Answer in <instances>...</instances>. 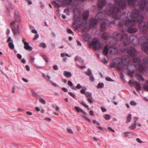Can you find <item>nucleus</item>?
I'll list each match as a JSON object with an SVG mask.
<instances>
[{
	"label": "nucleus",
	"instance_id": "nucleus-3",
	"mask_svg": "<svg viewBox=\"0 0 148 148\" xmlns=\"http://www.w3.org/2000/svg\"><path fill=\"white\" fill-rule=\"evenodd\" d=\"M116 5L117 6L116 8H113V5H111L110 9L106 10V12L108 14L112 15L114 18L116 17L115 16L119 14L120 13L119 8L122 9H124L126 8V3L122 0H117L116 2Z\"/></svg>",
	"mask_w": 148,
	"mask_h": 148
},
{
	"label": "nucleus",
	"instance_id": "nucleus-9",
	"mask_svg": "<svg viewBox=\"0 0 148 148\" xmlns=\"http://www.w3.org/2000/svg\"><path fill=\"white\" fill-rule=\"evenodd\" d=\"M128 71L132 73H133L135 70L136 69V66L135 65L130 64L127 65V66Z\"/></svg>",
	"mask_w": 148,
	"mask_h": 148
},
{
	"label": "nucleus",
	"instance_id": "nucleus-34",
	"mask_svg": "<svg viewBox=\"0 0 148 148\" xmlns=\"http://www.w3.org/2000/svg\"><path fill=\"white\" fill-rule=\"evenodd\" d=\"M85 94L87 98L92 96V93L90 92H87Z\"/></svg>",
	"mask_w": 148,
	"mask_h": 148
},
{
	"label": "nucleus",
	"instance_id": "nucleus-13",
	"mask_svg": "<svg viewBox=\"0 0 148 148\" xmlns=\"http://www.w3.org/2000/svg\"><path fill=\"white\" fill-rule=\"evenodd\" d=\"M63 75L65 77L69 78L71 77L72 75L70 72L66 71H64Z\"/></svg>",
	"mask_w": 148,
	"mask_h": 148
},
{
	"label": "nucleus",
	"instance_id": "nucleus-2",
	"mask_svg": "<svg viewBox=\"0 0 148 148\" xmlns=\"http://www.w3.org/2000/svg\"><path fill=\"white\" fill-rule=\"evenodd\" d=\"M127 17V18L125 21V24L127 27L134 26L136 23L138 22L139 26L142 30L148 29V22L146 23L143 21V17L136 10H133L131 15L130 13L128 14Z\"/></svg>",
	"mask_w": 148,
	"mask_h": 148
},
{
	"label": "nucleus",
	"instance_id": "nucleus-19",
	"mask_svg": "<svg viewBox=\"0 0 148 148\" xmlns=\"http://www.w3.org/2000/svg\"><path fill=\"white\" fill-rule=\"evenodd\" d=\"M136 77L137 79L140 81L143 82L145 81V79L143 77L139 74H137L136 75Z\"/></svg>",
	"mask_w": 148,
	"mask_h": 148
},
{
	"label": "nucleus",
	"instance_id": "nucleus-58",
	"mask_svg": "<svg viewBox=\"0 0 148 148\" xmlns=\"http://www.w3.org/2000/svg\"><path fill=\"white\" fill-rule=\"evenodd\" d=\"M68 32L70 34H73L72 31L70 29H68Z\"/></svg>",
	"mask_w": 148,
	"mask_h": 148
},
{
	"label": "nucleus",
	"instance_id": "nucleus-53",
	"mask_svg": "<svg viewBox=\"0 0 148 148\" xmlns=\"http://www.w3.org/2000/svg\"><path fill=\"white\" fill-rule=\"evenodd\" d=\"M130 132H125L124 134H125V137H127L128 136V134H130Z\"/></svg>",
	"mask_w": 148,
	"mask_h": 148
},
{
	"label": "nucleus",
	"instance_id": "nucleus-54",
	"mask_svg": "<svg viewBox=\"0 0 148 148\" xmlns=\"http://www.w3.org/2000/svg\"><path fill=\"white\" fill-rule=\"evenodd\" d=\"M136 140L139 143H142V141L139 138H136Z\"/></svg>",
	"mask_w": 148,
	"mask_h": 148
},
{
	"label": "nucleus",
	"instance_id": "nucleus-7",
	"mask_svg": "<svg viewBox=\"0 0 148 148\" xmlns=\"http://www.w3.org/2000/svg\"><path fill=\"white\" fill-rule=\"evenodd\" d=\"M91 44L95 45L93 47V49L95 50L102 49L103 47L102 42L99 41L97 38H95L92 40Z\"/></svg>",
	"mask_w": 148,
	"mask_h": 148
},
{
	"label": "nucleus",
	"instance_id": "nucleus-18",
	"mask_svg": "<svg viewBox=\"0 0 148 148\" xmlns=\"http://www.w3.org/2000/svg\"><path fill=\"white\" fill-rule=\"evenodd\" d=\"M127 2L130 6L133 5L135 3L134 0H125Z\"/></svg>",
	"mask_w": 148,
	"mask_h": 148
},
{
	"label": "nucleus",
	"instance_id": "nucleus-60",
	"mask_svg": "<svg viewBox=\"0 0 148 148\" xmlns=\"http://www.w3.org/2000/svg\"><path fill=\"white\" fill-rule=\"evenodd\" d=\"M22 79L25 82H28V80L25 78H22Z\"/></svg>",
	"mask_w": 148,
	"mask_h": 148
},
{
	"label": "nucleus",
	"instance_id": "nucleus-23",
	"mask_svg": "<svg viewBox=\"0 0 148 148\" xmlns=\"http://www.w3.org/2000/svg\"><path fill=\"white\" fill-rule=\"evenodd\" d=\"M82 87L81 85L79 84H78L76 86L73 87V89L75 90H76L77 89H80Z\"/></svg>",
	"mask_w": 148,
	"mask_h": 148
},
{
	"label": "nucleus",
	"instance_id": "nucleus-43",
	"mask_svg": "<svg viewBox=\"0 0 148 148\" xmlns=\"http://www.w3.org/2000/svg\"><path fill=\"white\" fill-rule=\"evenodd\" d=\"M85 115H84L83 116V117L85 119H86L88 121H89V122H90V119H89V118H88V117L87 116H86V115H85Z\"/></svg>",
	"mask_w": 148,
	"mask_h": 148
},
{
	"label": "nucleus",
	"instance_id": "nucleus-27",
	"mask_svg": "<svg viewBox=\"0 0 148 148\" xmlns=\"http://www.w3.org/2000/svg\"><path fill=\"white\" fill-rule=\"evenodd\" d=\"M87 100L91 103H93V98L92 96L87 98Z\"/></svg>",
	"mask_w": 148,
	"mask_h": 148
},
{
	"label": "nucleus",
	"instance_id": "nucleus-59",
	"mask_svg": "<svg viewBox=\"0 0 148 148\" xmlns=\"http://www.w3.org/2000/svg\"><path fill=\"white\" fill-rule=\"evenodd\" d=\"M144 88L147 91H148V86L146 85H145L144 86Z\"/></svg>",
	"mask_w": 148,
	"mask_h": 148
},
{
	"label": "nucleus",
	"instance_id": "nucleus-14",
	"mask_svg": "<svg viewBox=\"0 0 148 148\" xmlns=\"http://www.w3.org/2000/svg\"><path fill=\"white\" fill-rule=\"evenodd\" d=\"M137 31V29L135 28H129L127 29L128 32L130 33H134Z\"/></svg>",
	"mask_w": 148,
	"mask_h": 148
},
{
	"label": "nucleus",
	"instance_id": "nucleus-22",
	"mask_svg": "<svg viewBox=\"0 0 148 148\" xmlns=\"http://www.w3.org/2000/svg\"><path fill=\"white\" fill-rule=\"evenodd\" d=\"M87 88L84 86H82V89L80 90V92L82 94H85L86 92V91L87 90Z\"/></svg>",
	"mask_w": 148,
	"mask_h": 148
},
{
	"label": "nucleus",
	"instance_id": "nucleus-61",
	"mask_svg": "<svg viewBox=\"0 0 148 148\" xmlns=\"http://www.w3.org/2000/svg\"><path fill=\"white\" fill-rule=\"evenodd\" d=\"M80 57L78 56H76V57L75 58V60L78 61L79 60V59H80Z\"/></svg>",
	"mask_w": 148,
	"mask_h": 148
},
{
	"label": "nucleus",
	"instance_id": "nucleus-6",
	"mask_svg": "<svg viewBox=\"0 0 148 148\" xmlns=\"http://www.w3.org/2000/svg\"><path fill=\"white\" fill-rule=\"evenodd\" d=\"M118 51V49L114 46H112L111 47H109L108 45H107L104 47L103 51V54L106 56L109 51L111 54L113 55L116 53Z\"/></svg>",
	"mask_w": 148,
	"mask_h": 148
},
{
	"label": "nucleus",
	"instance_id": "nucleus-32",
	"mask_svg": "<svg viewBox=\"0 0 148 148\" xmlns=\"http://www.w3.org/2000/svg\"><path fill=\"white\" fill-rule=\"evenodd\" d=\"M8 45L10 48L13 49L14 48V45L13 43V42L8 43Z\"/></svg>",
	"mask_w": 148,
	"mask_h": 148
},
{
	"label": "nucleus",
	"instance_id": "nucleus-21",
	"mask_svg": "<svg viewBox=\"0 0 148 148\" xmlns=\"http://www.w3.org/2000/svg\"><path fill=\"white\" fill-rule=\"evenodd\" d=\"M12 31L14 33L15 35L19 33V29L18 28L17 29H15L14 27L12 28Z\"/></svg>",
	"mask_w": 148,
	"mask_h": 148
},
{
	"label": "nucleus",
	"instance_id": "nucleus-26",
	"mask_svg": "<svg viewBox=\"0 0 148 148\" xmlns=\"http://www.w3.org/2000/svg\"><path fill=\"white\" fill-rule=\"evenodd\" d=\"M39 101L43 104H45L46 103L45 101L43 99L41 98L39 96L38 97Z\"/></svg>",
	"mask_w": 148,
	"mask_h": 148
},
{
	"label": "nucleus",
	"instance_id": "nucleus-10",
	"mask_svg": "<svg viewBox=\"0 0 148 148\" xmlns=\"http://www.w3.org/2000/svg\"><path fill=\"white\" fill-rule=\"evenodd\" d=\"M106 3L105 0H99L98 6L100 8H102Z\"/></svg>",
	"mask_w": 148,
	"mask_h": 148
},
{
	"label": "nucleus",
	"instance_id": "nucleus-49",
	"mask_svg": "<svg viewBox=\"0 0 148 148\" xmlns=\"http://www.w3.org/2000/svg\"><path fill=\"white\" fill-rule=\"evenodd\" d=\"M39 37V35L38 34H36L35 35L34 38L33 39V40H35L37 39Z\"/></svg>",
	"mask_w": 148,
	"mask_h": 148
},
{
	"label": "nucleus",
	"instance_id": "nucleus-1",
	"mask_svg": "<svg viewBox=\"0 0 148 148\" xmlns=\"http://www.w3.org/2000/svg\"><path fill=\"white\" fill-rule=\"evenodd\" d=\"M115 35L117 36L118 40H122L124 42L123 44H121L119 46V50L123 52H127L131 57L133 58V62L136 65L139 66V69L140 71L145 70L146 69L144 66L145 64L148 63V58H146L143 60V63H141V60L138 58L136 57L138 52L134 47H130L128 48H125V46L128 43L127 35L126 34H124L121 35L118 32L114 33Z\"/></svg>",
	"mask_w": 148,
	"mask_h": 148
},
{
	"label": "nucleus",
	"instance_id": "nucleus-31",
	"mask_svg": "<svg viewBox=\"0 0 148 148\" xmlns=\"http://www.w3.org/2000/svg\"><path fill=\"white\" fill-rule=\"evenodd\" d=\"M131 120V114H129L127 118V122L129 123L130 122Z\"/></svg>",
	"mask_w": 148,
	"mask_h": 148
},
{
	"label": "nucleus",
	"instance_id": "nucleus-12",
	"mask_svg": "<svg viewBox=\"0 0 148 148\" xmlns=\"http://www.w3.org/2000/svg\"><path fill=\"white\" fill-rule=\"evenodd\" d=\"M75 109L78 112H81L84 114L87 115V113L84 111L81 108L78 106H75L74 107Z\"/></svg>",
	"mask_w": 148,
	"mask_h": 148
},
{
	"label": "nucleus",
	"instance_id": "nucleus-55",
	"mask_svg": "<svg viewBox=\"0 0 148 148\" xmlns=\"http://www.w3.org/2000/svg\"><path fill=\"white\" fill-rule=\"evenodd\" d=\"M129 85H131V86H133L134 85L133 83L131 80H130L128 82Z\"/></svg>",
	"mask_w": 148,
	"mask_h": 148
},
{
	"label": "nucleus",
	"instance_id": "nucleus-15",
	"mask_svg": "<svg viewBox=\"0 0 148 148\" xmlns=\"http://www.w3.org/2000/svg\"><path fill=\"white\" fill-rule=\"evenodd\" d=\"M134 83L136 85L135 88L137 90H140L141 89V86L140 84L136 81L134 82Z\"/></svg>",
	"mask_w": 148,
	"mask_h": 148
},
{
	"label": "nucleus",
	"instance_id": "nucleus-63",
	"mask_svg": "<svg viewBox=\"0 0 148 148\" xmlns=\"http://www.w3.org/2000/svg\"><path fill=\"white\" fill-rule=\"evenodd\" d=\"M78 61L79 62H82V63H83L84 62V60L81 57L80 58V59Z\"/></svg>",
	"mask_w": 148,
	"mask_h": 148
},
{
	"label": "nucleus",
	"instance_id": "nucleus-47",
	"mask_svg": "<svg viewBox=\"0 0 148 148\" xmlns=\"http://www.w3.org/2000/svg\"><path fill=\"white\" fill-rule=\"evenodd\" d=\"M106 79L109 81H113V80H112L111 78L109 77H107L106 78Z\"/></svg>",
	"mask_w": 148,
	"mask_h": 148
},
{
	"label": "nucleus",
	"instance_id": "nucleus-17",
	"mask_svg": "<svg viewBox=\"0 0 148 148\" xmlns=\"http://www.w3.org/2000/svg\"><path fill=\"white\" fill-rule=\"evenodd\" d=\"M24 47L26 49L29 51H31L32 49V47L29 45V43L28 42H27V44H25Z\"/></svg>",
	"mask_w": 148,
	"mask_h": 148
},
{
	"label": "nucleus",
	"instance_id": "nucleus-45",
	"mask_svg": "<svg viewBox=\"0 0 148 148\" xmlns=\"http://www.w3.org/2000/svg\"><path fill=\"white\" fill-rule=\"evenodd\" d=\"M30 59L32 63H34V60L35 59V58L34 57H33L32 56H30Z\"/></svg>",
	"mask_w": 148,
	"mask_h": 148
},
{
	"label": "nucleus",
	"instance_id": "nucleus-28",
	"mask_svg": "<svg viewBox=\"0 0 148 148\" xmlns=\"http://www.w3.org/2000/svg\"><path fill=\"white\" fill-rule=\"evenodd\" d=\"M104 86V84L103 83L101 82L99 83L97 86V87L98 88H103Z\"/></svg>",
	"mask_w": 148,
	"mask_h": 148
},
{
	"label": "nucleus",
	"instance_id": "nucleus-56",
	"mask_svg": "<svg viewBox=\"0 0 148 148\" xmlns=\"http://www.w3.org/2000/svg\"><path fill=\"white\" fill-rule=\"evenodd\" d=\"M17 57L20 59H21L22 58L21 55L19 53H18L17 54Z\"/></svg>",
	"mask_w": 148,
	"mask_h": 148
},
{
	"label": "nucleus",
	"instance_id": "nucleus-11",
	"mask_svg": "<svg viewBox=\"0 0 148 148\" xmlns=\"http://www.w3.org/2000/svg\"><path fill=\"white\" fill-rule=\"evenodd\" d=\"M108 20L106 19H105L104 20V22L101 23V29L102 31H104L106 29L105 25L106 23L108 22Z\"/></svg>",
	"mask_w": 148,
	"mask_h": 148
},
{
	"label": "nucleus",
	"instance_id": "nucleus-64",
	"mask_svg": "<svg viewBox=\"0 0 148 148\" xmlns=\"http://www.w3.org/2000/svg\"><path fill=\"white\" fill-rule=\"evenodd\" d=\"M21 62L23 63H25L26 62V61L24 58H22L21 60Z\"/></svg>",
	"mask_w": 148,
	"mask_h": 148
},
{
	"label": "nucleus",
	"instance_id": "nucleus-42",
	"mask_svg": "<svg viewBox=\"0 0 148 148\" xmlns=\"http://www.w3.org/2000/svg\"><path fill=\"white\" fill-rule=\"evenodd\" d=\"M102 37L105 39H107V37L106 36V33H105L103 34H102Z\"/></svg>",
	"mask_w": 148,
	"mask_h": 148
},
{
	"label": "nucleus",
	"instance_id": "nucleus-20",
	"mask_svg": "<svg viewBox=\"0 0 148 148\" xmlns=\"http://www.w3.org/2000/svg\"><path fill=\"white\" fill-rule=\"evenodd\" d=\"M89 15V12L88 11H84L83 14V18L85 19L87 18Z\"/></svg>",
	"mask_w": 148,
	"mask_h": 148
},
{
	"label": "nucleus",
	"instance_id": "nucleus-30",
	"mask_svg": "<svg viewBox=\"0 0 148 148\" xmlns=\"http://www.w3.org/2000/svg\"><path fill=\"white\" fill-rule=\"evenodd\" d=\"M88 72H86V74L89 76H91L92 75V71L91 69L90 68L88 69Z\"/></svg>",
	"mask_w": 148,
	"mask_h": 148
},
{
	"label": "nucleus",
	"instance_id": "nucleus-62",
	"mask_svg": "<svg viewBox=\"0 0 148 148\" xmlns=\"http://www.w3.org/2000/svg\"><path fill=\"white\" fill-rule=\"evenodd\" d=\"M101 109L103 112H105L106 111V109L103 107L101 108Z\"/></svg>",
	"mask_w": 148,
	"mask_h": 148
},
{
	"label": "nucleus",
	"instance_id": "nucleus-57",
	"mask_svg": "<svg viewBox=\"0 0 148 148\" xmlns=\"http://www.w3.org/2000/svg\"><path fill=\"white\" fill-rule=\"evenodd\" d=\"M62 90L65 92H67L68 91V90L67 88L65 87H62Z\"/></svg>",
	"mask_w": 148,
	"mask_h": 148
},
{
	"label": "nucleus",
	"instance_id": "nucleus-52",
	"mask_svg": "<svg viewBox=\"0 0 148 148\" xmlns=\"http://www.w3.org/2000/svg\"><path fill=\"white\" fill-rule=\"evenodd\" d=\"M53 68L55 70H57L58 69V66L56 65H55L53 66Z\"/></svg>",
	"mask_w": 148,
	"mask_h": 148
},
{
	"label": "nucleus",
	"instance_id": "nucleus-16",
	"mask_svg": "<svg viewBox=\"0 0 148 148\" xmlns=\"http://www.w3.org/2000/svg\"><path fill=\"white\" fill-rule=\"evenodd\" d=\"M14 18L15 20L17 21H19L21 20V18L19 14L18 13H16V12H15Z\"/></svg>",
	"mask_w": 148,
	"mask_h": 148
},
{
	"label": "nucleus",
	"instance_id": "nucleus-35",
	"mask_svg": "<svg viewBox=\"0 0 148 148\" xmlns=\"http://www.w3.org/2000/svg\"><path fill=\"white\" fill-rule=\"evenodd\" d=\"M64 12L67 15H69V10L68 8L65 9L64 10Z\"/></svg>",
	"mask_w": 148,
	"mask_h": 148
},
{
	"label": "nucleus",
	"instance_id": "nucleus-46",
	"mask_svg": "<svg viewBox=\"0 0 148 148\" xmlns=\"http://www.w3.org/2000/svg\"><path fill=\"white\" fill-rule=\"evenodd\" d=\"M7 42L8 43H9V42H13V40L12 39V38L10 36H9L8 37L7 40Z\"/></svg>",
	"mask_w": 148,
	"mask_h": 148
},
{
	"label": "nucleus",
	"instance_id": "nucleus-25",
	"mask_svg": "<svg viewBox=\"0 0 148 148\" xmlns=\"http://www.w3.org/2000/svg\"><path fill=\"white\" fill-rule=\"evenodd\" d=\"M136 121H135L134 124L132 125L129 127V128L131 130L135 129L136 128Z\"/></svg>",
	"mask_w": 148,
	"mask_h": 148
},
{
	"label": "nucleus",
	"instance_id": "nucleus-4",
	"mask_svg": "<svg viewBox=\"0 0 148 148\" xmlns=\"http://www.w3.org/2000/svg\"><path fill=\"white\" fill-rule=\"evenodd\" d=\"M129 39L131 42L135 44L138 42L139 41L140 43L142 45H144L147 42H148V37H141L140 40L138 39L137 36L135 35H131L130 36Z\"/></svg>",
	"mask_w": 148,
	"mask_h": 148
},
{
	"label": "nucleus",
	"instance_id": "nucleus-39",
	"mask_svg": "<svg viewBox=\"0 0 148 148\" xmlns=\"http://www.w3.org/2000/svg\"><path fill=\"white\" fill-rule=\"evenodd\" d=\"M69 94L72 97L74 98H75L76 97L75 95L71 92H69Z\"/></svg>",
	"mask_w": 148,
	"mask_h": 148
},
{
	"label": "nucleus",
	"instance_id": "nucleus-44",
	"mask_svg": "<svg viewBox=\"0 0 148 148\" xmlns=\"http://www.w3.org/2000/svg\"><path fill=\"white\" fill-rule=\"evenodd\" d=\"M52 3L53 4H54L55 6L58 7L59 6V5L58 3L56 2V1H53L52 2Z\"/></svg>",
	"mask_w": 148,
	"mask_h": 148
},
{
	"label": "nucleus",
	"instance_id": "nucleus-40",
	"mask_svg": "<svg viewBox=\"0 0 148 148\" xmlns=\"http://www.w3.org/2000/svg\"><path fill=\"white\" fill-rule=\"evenodd\" d=\"M101 14L102 13L101 12H100L97 15L96 18H97L98 19V21L102 19V18H97V17H99L100 15H101Z\"/></svg>",
	"mask_w": 148,
	"mask_h": 148
},
{
	"label": "nucleus",
	"instance_id": "nucleus-29",
	"mask_svg": "<svg viewBox=\"0 0 148 148\" xmlns=\"http://www.w3.org/2000/svg\"><path fill=\"white\" fill-rule=\"evenodd\" d=\"M103 117L106 119L108 120L110 118L111 116L109 114H106L104 115L103 116Z\"/></svg>",
	"mask_w": 148,
	"mask_h": 148
},
{
	"label": "nucleus",
	"instance_id": "nucleus-24",
	"mask_svg": "<svg viewBox=\"0 0 148 148\" xmlns=\"http://www.w3.org/2000/svg\"><path fill=\"white\" fill-rule=\"evenodd\" d=\"M142 49L148 54V46H143L142 47Z\"/></svg>",
	"mask_w": 148,
	"mask_h": 148
},
{
	"label": "nucleus",
	"instance_id": "nucleus-38",
	"mask_svg": "<svg viewBox=\"0 0 148 148\" xmlns=\"http://www.w3.org/2000/svg\"><path fill=\"white\" fill-rule=\"evenodd\" d=\"M50 83L54 87L58 86L56 83L53 82L52 81H50Z\"/></svg>",
	"mask_w": 148,
	"mask_h": 148
},
{
	"label": "nucleus",
	"instance_id": "nucleus-51",
	"mask_svg": "<svg viewBox=\"0 0 148 148\" xmlns=\"http://www.w3.org/2000/svg\"><path fill=\"white\" fill-rule=\"evenodd\" d=\"M76 65L77 67H78L80 68H81V69H83V68H85L86 67V66H81L76 64Z\"/></svg>",
	"mask_w": 148,
	"mask_h": 148
},
{
	"label": "nucleus",
	"instance_id": "nucleus-48",
	"mask_svg": "<svg viewBox=\"0 0 148 148\" xmlns=\"http://www.w3.org/2000/svg\"><path fill=\"white\" fill-rule=\"evenodd\" d=\"M101 61L105 63V64H106L108 62L107 60H106V59L105 58L101 60Z\"/></svg>",
	"mask_w": 148,
	"mask_h": 148
},
{
	"label": "nucleus",
	"instance_id": "nucleus-37",
	"mask_svg": "<svg viewBox=\"0 0 148 148\" xmlns=\"http://www.w3.org/2000/svg\"><path fill=\"white\" fill-rule=\"evenodd\" d=\"M40 46L43 47H46V45L45 43L41 42L39 44Z\"/></svg>",
	"mask_w": 148,
	"mask_h": 148
},
{
	"label": "nucleus",
	"instance_id": "nucleus-36",
	"mask_svg": "<svg viewBox=\"0 0 148 148\" xmlns=\"http://www.w3.org/2000/svg\"><path fill=\"white\" fill-rule=\"evenodd\" d=\"M32 95H33L34 96V97H36L38 96H38H39L38 95V94L37 93V92H36L35 91H32Z\"/></svg>",
	"mask_w": 148,
	"mask_h": 148
},
{
	"label": "nucleus",
	"instance_id": "nucleus-5",
	"mask_svg": "<svg viewBox=\"0 0 148 148\" xmlns=\"http://www.w3.org/2000/svg\"><path fill=\"white\" fill-rule=\"evenodd\" d=\"M128 60V58H126L125 57H123L122 58H118L114 60V63L111 64L110 66L111 68L116 67L118 70L121 69V67H117V65L121 64H123L124 62H127Z\"/></svg>",
	"mask_w": 148,
	"mask_h": 148
},
{
	"label": "nucleus",
	"instance_id": "nucleus-50",
	"mask_svg": "<svg viewBox=\"0 0 148 148\" xmlns=\"http://www.w3.org/2000/svg\"><path fill=\"white\" fill-rule=\"evenodd\" d=\"M90 77V79L92 81H93L95 80V78L93 76V75L89 76Z\"/></svg>",
	"mask_w": 148,
	"mask_h": 148
},
{
	"label": "nucleus",
	"instance_id": "nucleus-41",
	"mask_svg": "<svg viewBox=\"0 0 148 148\" xmlns=\"http://www.w3.org/2000/svg\"><path fill=\"white\" fill-rule=\"evenodd\" d=\"M136 103L134 101H132L130 102V104L132 106H136Z\"/></svg>",
	"mask_w": 148,
	"mask_h": 148
},
{
	"label": "nucleus",
	"instance_id": "nucleus-33",
	"mask_svg": "<svg viewBox=\"0 0 148 148\" xmlns=\"http://www.w3.org/2000/svg\"><path fill=\"white\" fill-rule=\"evenodd\" d=\"M68 84L70 86L71 88L73 89V87L74 86L73 85L72 82L71 81H68Z\"/></svg>",
	"mask_w": 148,
	"mask_h": 148
},
{
	"label": "nucleus",
	"instance_id": "nucleus-8",
	"mask_svg": "<svg viewBox=\"0 0 148 148\" xmlns=\"http://www.w3.org/2000/svg\"><path fill=\"white\" fill-rule=\"evenodd\" d=\"M148 3V0H141L138 1V5H139L140 10L142 12L145 9L146 4Z\"/></svg>",
	"mask_w": 148,
	"mask_h": 148
}]
</instances>
